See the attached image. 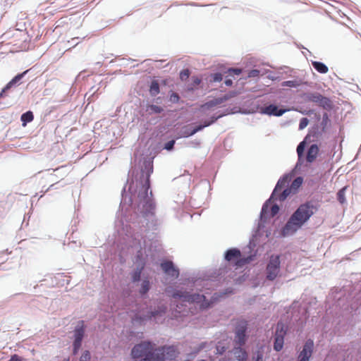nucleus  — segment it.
I'll return each mask as SVG.
<instances>
[{
    "instance_id": "obj_1",
    "label": "nucleus",
    "mask_w": 361,
    "mask_h": 361,
    "mask_svg": "<svg viewBox=\"0 0 361 361\" xmlns=\"http://www.w3.org/2000/svg\"><path fill=\"white\" fill-rule=\"evenodd\" d=\"M318 207L312 202L302 204L291 215L282 229L283 236L293 235L317 211Z\"/></svg>"
},
{
    "instance_id": "obj_2",
    "label": "nucleus",
    "mask_w": 361,
    "mask_h": 361,
    "mask_svg": "<svg viewBox=\"0 0 361 361\" xmlns=\"http://www.w3.org/2000/svg\"><path fill=\"white\" fill-rule=\"evenodd\" d=\"M247 327V322L245 320L239 319L236 322L234 341L239 347L234 348L233 350L230 352V354L231 355H233L237 361H246L247 360V353L240 348L246 341L245 332Z\"/></svg>"
},
{
    "instance_id": "obj_3",
    "label": "nucleus",
    "mask_w": 361,
    "mask_h": 361,
    "mask_svg": "<svg viewBox=\"0 0 361 361\" xmlns=\"http://www.w3.org/2000/svg\"><path fill=\"white\" fill-rule=\"evenodd\" d=\"M153 168L149 169L146 174V178L145 183L142 185L139 190L137 198V207L138 209L143 214L150 213L154 208L153 200L152 198V192L150 191L149 195V189L150 188L149 176L150 173H152Z\"/></svg>"
},
{
    "instance_id": "obj_4",
    "label": "nucleus",
    "mask_w": 361,
    "mask_h": 361,
    "mask_svg": "<svg viewBox=\"0 0 361 361\" xmlns=\"http://www.w3.org/2000/svg\"><path fill=\"white\" fill-rule=\"evenodd\" d=\"M131 355L134 359L144 357L140 361H161L162 357L157 355L154 344L145 341L135 345L131 351Z\"/></svg>"
},
{
    "instance_id": "obj_5",
    "label": "nucleus",
    "mask_w": 361,
    "mask_h": 361,
    "mask_svg": "<svg viewBox=\"0 0 361 361\" xmlns=\"http://www.w3.org/2000/svg\"><path fill=\"white\" fill-rule=\"evenodd\" d=\"M288 182L287 177H283L279 180L270 198L266 201L262 207L261 212L262 217L271 218L278 214L279 212V207L276 204H273V202L275 200L274 198L277 195V193L279 191H281L283 188L286 186Z\"/></svg>"
},
{
    "instance_id": "obj_6",
    "label": "nucleus",
    "mask_w": 361,
    "mask_h": 361,
    "mask_svg": "<svg viewBox=\"0 0 361 361\" xmlns=\"http://www.w3.org/2000/svg\"><path fill=\"white\" fill-rule=\"evenodd\" d=\"M173 298H178L183 302L197 304L200 309H205L209 307V303L206 300L205 296L200 294H190L188 292L177 290L173 293Z\"/></svg>"
},
{
    "instance_id": "obj_7",
    "label": "nucleus",
    "mask_w": 361,
    "mask_h": 361,
    "mask_svg": "<svg viewBox=\"0 0 361 361\" xmlns=\"http://www.w3.org/2000/svg\"><path fill=\"white\" fill-rule=\"evenodd\" d=\"M280 269V256L271 255L266 268L267 279L269 281H274L278 276Z\"/></svg>"
},
{
    "instance_id": "obj_8",
    "label": "nucleus",
    "mask_w": 361,
    "mask_h": 361,
    "mask_svg": "<svg viewBox=\"0 0 361 361\" xmlns=\"http://www.w3.org/2000/svg\"><path fill=\"white\" fill-rule=\"evenodd\" d=\"M225 259L228 262L235 261V265L238 267L244 266L251 260L250 257L241 258V252L237 248L228 250L225 254Z\"/></svg>"
},
{
    "instance_id": "obj_9",
    "label": "nucleus",
    "mask_w": 361,
    "mask_h": 361,
    "mask_svg": "<svg viewBox=\"0 0 361 361\" xmlns=\"http://www.w3.org/2000/svg\"><path fill=\"white\" fill-rule=\"evenodd\" d=\"M156 351L157 355H159V357H162L161 361H164L166 360H174L178 354L177 348L173 345L156 348Z\"/></svg>"
},
{
    "instance_id": "obj_10",
    "label": "nucleus",
    "mask_w": 361,
    "mask_h": 361,
    "mask_svg": "<svg viewBox=\"0 0 361 361\" xmlns=\"http://www.w3.org/2000/svg\"><path fill=\"white\" fill-rule=\"evenodd\" d=\"M307 99L308 101L316 103L319 104L320 106L324 107V109L331 108V100L329 98L322 96L319 93H310L307 96Z\"/></svg>"
},
{
    "instance_id": "obj_11",
    "label": "nucleus",
    "mask_w": 361,
    "mask_h": 361,
    "mask_svg": "<svg viewBox=\"0 0 361 361\" xmlns=\"http://www.w3.org/2000/svg\"><path fill=\"white\" fill-rule=\"evenodd\" d=\"M314 348V342L312 339H308L298 355V361H309L312 356Z\"/></svg>"
},
{
    "instance_id": "obj_12",
    "label": "nucleus",
    "mask_w": 361,
    "mask_h": 361,
    "mask_svg": "<svg viewBox=\"0 0 361 361\" xmlns=\"http://www.w3.org/2000/svg\"><path fill=\"white\" fill-rule=\"evenodd\" d=\"M161 267L164 272L167 275L173 277L178 278L179 276V270L176 268L171 261H165L161 263Z\"/></svg>"
},
{
    "instance_id": "obj_13",
    "label": "nucleus",
    "mask_w": 361,
    "mask_h": 361,
    "mask_svg": "<svg viewBox=\"0 0 361 361\" xmlns=\"http://www.w3.org/2000/svg\"><path fill=\"white\" fill-rule=\"evenodd\" d=\"M161 267L164 272L167 275L173 277L178 278L179 276V270L176 268L171 261H165L161 263Z\"/></svg>"
},
{
    "instance_id": "obj_14",
    "label": "nucleus",
    "mask_w": 361,
    "mask_h": 361,
    "mask_svg": "<svg viewBox=\"0 0 361 361\" xmlns=\"http://www.w3.org/2000/svg\"><path fill=\"white\" fill-rule=\"evenodd\" d=\"M286 111V109H279L276 105L270 104L264 107L261 111L262 113L269 116L273 115L276 116H282Z\"/></svg>"
},
{
    "instance_id": "obj_15",
    "label": "nucleus",
    "mask_w": 361,
    "mask_h": 361,
    "mask_svg": "<svg viewBox=\"0 0 361 361\" xmlns=\"http://www.w3.org/2000/svg\"><path fill=\"white\" fill-rule=\"evenodd\" d=\"M142 254L141 250L139 251V252H138V254L137 255V260L140 259L141 261V262L138 265L137 269L132 274V280H133V282H137V281H140L142 271V270L144 269V267H145V262L143 261V259L142 258Z\"/></svg>"
},
{
    "instance_id": "obj_16",
    "label": "nucleus",
    "mask_w": 361,
    "mask_h": 361,
    "mask_svg": "<svg viewBox=\"0 0 361 361\" xmlns=\"http://www.w3.org/2000/svg\"><path fill=\"white\" fill-rule=\"evenodd\" d=\"M234 94H226L223 97L216 98L213 100H211L202 106V108L210 109L215 106L219 105L222 104L224 102L229 99Z\"/></svg>"
},
{
    "instance_id": "obj_17",
    "label": "nucleus",
    "mask_w": 361,
    "mask_h": 361,
    "mask_svg": "<svg viewBox=\"0 0 361 361\" xmlns=\"http://www.w3.org/2000/svg\"><path fill=\"white\" fill-rule=\"evenodd\" d=\"M27 70L24 71L22 73L18 74L16 75L1 90L0 93V99L4 97V93L8 90L13 85H15L17 82L20 80L25 74L27 73Z\"/></svg>"
},
{
    "instance_id": "obj_18",
    "label": "nucleus",
    "mask_w": 361,
    "mask_h": 361,
    "mask_svg": "<svg viewBox=\"0 0 361 361\" xmlns=\"http://www.w3.org/2000/svg\"><path fill=\"white\" fill-rule=\"evenodd\" d=\"M319 149L317 145H316V144L312 145L307 150V157H306L307 161L310 163L313 162L316 159V158L319 154Z\"/></svg>"
},
{
    "instance_id": "obj_19",
    "label": "nucleus",
    "mask_w": 361,
    "mask_h": 361,
    "mask_svg": "<svg viewBox=\"0 0 361 361\" xmlns=\"http://www.w3.org/2000/svg\"><path fill=\"white\" fill-rule=\"evenodd\" d=\"M85 334V325L83 321H80L74 331L75 339L82 340Z\"/></svg>"
},
{
    "instance_id": "obj_20",
    "label": "nucleus",
    "mask_w": 361,
    "mask_h": 361,
    "mask_svg": "<svg viewBox=\"0 0 361 361\" xmlns=\"http://www.w3.org/2000/svg\"><path fill=\"white\" fill-rule=\"evenodd\" d=\"M218 118L219 117H216V118L212 117L211 121H204V125H200V126H197L193 130H192L190 133H188L185 135V136H190V135H194L195 133H196L199 130H201L202 129H203L204 127L209 126L211 124H212L214 122H215L217 120Z\"/></svg>"
},
{
    "instance_id": "obj_21",
    "label": "nucleus",
    "mask_w": 361,
    "mask_h": 361,
    "mask_svg": "<svg viewBox=\"0 0 361 361\" xmlns=\"http://www.w3.org/2000/svg\"><path fill=\"white\" fill-rule=\"evenodd\" d=\"M312 65L314 69L319 73L325 74L329 71L328 67L319 61H312Z\"/></svg>"
},
{
    "instance_id": "obj_22",
    "label": "nucleus",
    "mask_w": 361,
    "mask_h": 361,
    "mask_svg": "<svg viewBox=\"0 0 361 361\" xmlns=\"http://www.w3.org/2000/svg\"><path fill=\"white\" fill-rule=\"evenodd\" d=\"M286 334V326L282 322H279L276 326L275 336L284 338Z\"/></svg>"
},
{
    "instance_id": "obj_23",
    "label": "nucleus",
    "mask_w": 361,
    "mask_h": 361,
    "mask_svg": "<svg viewBox=\"0 0 361 361\" xmlns=\"http://www.w3.org/2000/svg\"><path fill=\"white\" fill-rule=\"evenodd\" d=\"M348 189V186H344L340 189L337 192V200L341 204H343L346 202L345 193Z\"/></svg>"
},
{
    "instance_id": "obj_24",
    "label": "nucleus",
    "mask_w": 361,
    "mask_h": 361,
    "mask_svg": "<svg viewBox=\"0 0 361 361\" xmlns=\"http://www.w3.org/2000/svg\"><path fill=\"white\" fill-rule=\"evenodd\" d=\"M281 191L277 193V195L275 197L274 200H279V201H284L287 197L291 193V188H286L284 189L281 193L279 194Z\"/></svg>"
},
{
    "instance_id": "obj_25",
    "label": "nucleus",
    "mask_w": 361,
    "mask_h": 361,
    "mask_svg": "<svg viewBox=\"0 0 361 361\" xmlns=\"http://www.w3.org/2000/svg\"><path fill=\"white\" fill-rule=\"evenodd\" d=\"M34 118V116L32 111H27L22 114L21 121L23 126H25L27 123L31 122Z\"/></svg>"
},
{
    "instance_id": "obj_26",
    "label": "nucleus",
    "mask_w": 361,
    "mask_h": 361,
    "mask_svg": "<svg viewBox=\"0 0 361 361\" xmlns=\"http://www.w3.org/2000/svg\"><path fill=\"white\" fill-rule=\"evenodd\" d=\"M149 92L152 96H156L159 93V85L157 80H153L149 87Z\"/></svg>"
},
{
    "instance_id": "obj_27",
    "label": "nucleus",
    "mask_w": 361,
    "mask_h": 361,
    "mask_svg": "<svg viewBox=\"0 0 361 361\" xmlns=\"http://www.w3.org/2000/svg\"><path fill=\"white\" fill-rule=\"evenodd\" d=\"M284 338L275 336L274 348L276 351H280L283 346Z\"/></svg>"
},
{
    "instance_id": "obj_28",
    "label": "nucleus",
    "mask_w": 361,
    "mask_h": 361,
    "mask_svg": "<svg viewBox=\"0 0 361 361\" xmlns=\"http://www.w3.org/2000/svg\"><path fill=\"white\" fill-rule=\"evenodd\" d=\"M149 281L148 280H144L141 285L140 293L142 295L146 294L149 290Z\"/></svg>"
},
{
    "instance_id": "obj_29",
    "label": "nucleus",
    "mask_w": 361,
    "mask_h": 361,
    "mask_svg": "<svg viewBox=\"0 0 361 361\" xmlns=\"http://www.w3.org/2000/svg\"><path fill=\"white\" fill-rule=\"evenodd\" d=\"M147 111L150 113L160 114L163 111V109L159 106L152 104L148 106Z\"/></svg>"
},
{
    "instance_id": "obj_30",
    "label": "nucleus",
    "mask_w": 361,
    "mask_h": 361,
    "mask_svg": "<svg viewBox=\"0 0 361 361\" xmlns=\"http://www.w3.org/2000/svg\"><path fill=\"white\" fill-rule=\"evenodd\" d=\"M305 147V141L301 142L297 147V153L298 155L299 159L301 158V157L303 154L304 149Z\"/></svg>"
},
{
    "instance_id": "obj_31",
    "label": "nucleus",
    "mask_w": 361,
    "mask_h": 361,
    "mask_svg": "<svg viewBox=\"0 0 361 361\" xmlns=\"http://www.w3.org/2000/svg\"><path fill=\"white\" fill-rule=\"evenodd\" d=\"M82 340L75 339L73 342V353L76 355L81 347Z\"/></svg>"
},
{
    "instance_id": "obj_32",
    "label": "nucleus",
    "mask_w": 361,
    "mask_h": 361,
    "mask_svg": "<svg viewBox=\"0 0 361 361\" xmlns=\"http://www.w3.org/2000/svg\"><path fill=\"white\" fill-rule=\"evenodd\" d=\"M302 178L300 177H298L292 183L291 188H293L294 189H297L302 185Z\"/></svg>"
},
{
    "instance_id": "obj_33",
    "label": "nucleus",
    "mask_w": 361,
    "mask_h": 361,
    "mask_svg": "<svg viewBox=\"0 0 361 361\" xmlns=\"http://www.w3.org/2000/svg\"><path fill=\"white\" fill-rule=\"evenodd\" d=\"M91 359L90 353L88 350H85L82 354L79 361H90Z\"/></svg>"
},
{
    "instance_id": "obj_34",
    "label": "nucleus",
    "mask_w": 361,
    "mask_h": 361,
    "mask_svg": "<svg viewBox=\"0 0 361 361\" xmlns=\"http://www.w3.org/2000/svg\"><path fill=\"white\" fill-rule=\"evenodd\" d=\"M190 76V71L188 69L183 70L180 73V78L182 80H187Z\"/></svg>"
},
{
    "instance_id": "obj_35",
    "label": "nucleus",
    "mask_w": 361,
    "mask_h": 361,
    "mask_svg": "<svg viewBox=\"0 0 361 361\" xmlns=\"http://www.w3.org/2000/svg\"><path fill=\"white\" fill-rule=\"evenodd\" d=\"M308 123H309L308 118H301L300 121V123H299V129L300 130L304 129L305 127H307Z\"/></svg>"
},
{
    "instance_id": "obj_36",
    "label": "nucleus",
    "mask_w": 361,
    "mask_h": 361,
    "mask_svg": "<svg viewBox=\"0 0 361 361\" xmlns=\"http://www.w3.org/2000/svg\"><path fill=\"white\" fill-rule=\"evenodd\" d=\"M212 79L211 80L212 82H220L222 80V75L219 73L212 74Z\"/></svg>"
},
{
    "instance_id": "obj_37",
    "label": "nucleus",
    "mask_w": 361,
    "mask_h": 361,
    "mask_svg": "<svg viewBox=\"0 0 361 361\" xmlns=\"http://www.w3.org/2000/svg\"><path fill=\"white\" fill-rule=\"evenodd\" d=\"M242 72V70L240 68H230L228 71V73H229V75H240Z\"/></svg>"
},
{
    "instance_id": "obj_38",
    "label": "nucleus",
    "mask_w": 361,
    "mask_h": 361,
    "mask_svg": "<svg viewBox=\"0 0 361 361\" xmlns=\"http://www.w3.org/2000/svg\"><path fill=\"white\" fill-rule=\"evenodd\" d=\"M216 348L217 354H222L226 351V348L224 346H221L220 343L216 345Z\"/></svg>"
},
{
    "instance_id": "obj_39",
    "label": "nucleus",
    "mask_w": 361,
    "mask_h": 361,
    "mask_svg": "<svg viewBox=\"0 0 361 361\" xmlns=\"http://www.w3.org/2000/svg\"><path fill=\"white\" fill-rule=\"evenodd\" d=\"M174 144H175V141L171 140V141L168 142L167 143H166L164 148L167 150H171L173 149Z\"/></svg>"
},
{
    "instance_id": "obj_40",
    "label": "nucleus",
    "mask_w": 361,
    "mask_h": 361,
    "mask_svg": "<svg viewBox=\"0 0 361 361\" xmlns=\"http://www.w3.org/2000/svg\"><path fill=\"white\" fill-rule=\"evenodd\" d=\"M170 100L173 102H177L179 100V96L177 93H172L170 96Z\"/></svg>"
},
{
    "instance_id": "obj_41",
    "label": "nucleus",
    "mask_w": 361,
    "mask_h": 361,
    "mask_svg": "<svg viewBox=\"0 0 361 361\" xmlns=\"http://www.w3.org/2000/svg\"><path fill=\"white\" fill-rule=\"evenodd\" d=\"M23 359L16 354L11 355V358L8 361H23Z\"/></svg>"
},
{
    "instance_id": "obj_42",
    "label": "nucleus",
    "mask_w": 361,
    "mask_h": 361,
    "mask_svg": "<svg viewBox=\"0 0 361 361\" xmlns=\"http://www.w3.org/2000/svg\"><path fill=\"white\" fill-rule=\"evenodd\" d=\"M259 74V71L258 70H252L250 71L249 74H248V76L249 77H256V76H258Z\"/></svg>"
},
{
    "instance_id": "obj_43",
    "label": "nucleus",
    "mask_w": 361,
    "mask_h": 361,
    "mask_svg": "<svg viewBox=\"0 0 361 361\" xmlns=\"http://www.w3.org/2000/svg\"><path fill=\"white\" fill-rule=\"evenodd\" d=\"M207 343H202L199 345L198 348H197V350L195 351V353H197L198 352H200V350H202V349H204L206 346Z\"/></svg>"
},
{
    "instance_id": "obj_44",
    "label": "nucleus",
    "mask_w": 361,
    "mask_h": 361,
    "mask_svg": "<svg viewBox=\"0 0 361 361\" xmlns=\"http://www.w3.org/2000/svg\"><path fill=\"white\" fill-rule=\"evenodd\" d=\"M192 82L194 85H199L201 82V79L197 77H193Z\"/></svg>"
},
{
    "instance_id": "obj_45",
    "label": "nucleus",
    "mask_w": 361,
    "mask_h": 361,
    "mask_svg": "<svg viewBox=\"0 0 361 361\" xmlns=\"http://www.w3.org/2000/svg\"><path fill=\"white\" fill-rule=\"evenodd\" d=\"M177 308H178V309L176 310V311H177L178 313L181 314V315H180V316H185V315H186V314L184 313V312H185V310H181V309H180V307H179L178 305H177Z\"/></svg>"
},
{
    "instance_id": "obj_46",
    "label": "nucleus",
    "mask_w": 361,
    "mask_h": 361,
    "mask_svg": "<svg viewBox=\"0 0 361 361\" xmlns=\"http://www.w3.org/2000/svg\"><path fill=\"white\" fill-rule=\"evenodd\" d=\"M262 360H263V355H262V353H258L255 361H262Z\"/></svg>"
},
{
    "instance_id": "obj_47",
    "label": "nucleus",
    "mask_w": 361,
    "mask_h": 361,
    "mask_svg": "<svg viewBox=\"0 0 361 361\" xmlns=\"http://www.w3.org/2000/svg\"><path fill=\"white\" fill-rule=\"evenodd\" d=\"M224 82L227 86H231L233 84V81L231 79H226Z\"/></svg>"
},
{
    "instance_id": "obj_48",
    "label": "nucleus",
    "mask_w": 361,
    "mask_h": 361,
    "mask_svg": "<svg viewBox=\"0 0 361 361\" xmlns=\"http://www.w3.org/2000/svg\"><path fill=\"white\" fill-rule=\"evenodd\" d=\"M157 314V312H151V315L149 316V317L151 318L152 317H155Z\"/></svg>"
},
{
    "instance_id": "obj_49",
    "label": "nucleus",
    "mask_w": 361,
    "mask_h": 361,
    "mask_svg": "<svg viewBox=\"0 0 361 361\" xmlns=\"http://www.w3.org/2000/svg\"><path fill=\"white\" fill-rule=\"evenodd\" d=\"M228 361H234L233 358H228Z\"/></svg>"
},
{
    "instance_id": "obj_50",
    "label": "nucleus",
    "mask_w": 361,
    "mask_h": 361,
    "mask_svg": "<svg viewBox=\"0 0 361 361\" xmlns=\"http://www.w3.org/2000/svg\"><path fill=\"white\" fill-rule=\"evenodd\" d=\"M161 312H165V308L164 310H162Z\"/></svg>"
},
{
    "instance_id": "obj_51",
    "label": "nucleus",
    "mask_w": 361,
    "mask_h": 361,
    "mask_svg": "<svg viewBox=\"0 0 361 361\" xmlns=\"http://www.w3.org/2000/svg\"><path fill=\"white\" fill-rule=\"evenodd\" d=\"M197 361H205L204 360H199Z\"/></svg>"
}]
</instances>
